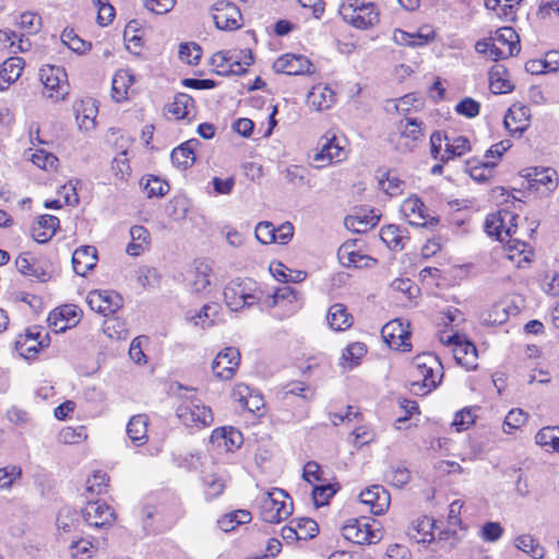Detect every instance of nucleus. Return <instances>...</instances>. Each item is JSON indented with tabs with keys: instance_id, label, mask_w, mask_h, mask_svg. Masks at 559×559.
Instances as JSON below:
<instances>
[{
	"instance_id": "obj_1",
	"label": "nucleus",
	"mask_w": 559,
	"mask_h": 559,
	"mask_svg": "<svg viewBox=\"0 0 559 559\" xmlns=\"http://www.w3.org/2000/svg\"><path fill=\"white\" fill-rule=\"evenodd\" d=\"M224 298L230 310L238 311L258 304L262 298V290L251 278H236L225 287Z\"/></svg>"
},
{
	"instance_id": "obj_2",
	"label": "nucleus",
	"mask_w": 559,
	"mask_h": 559,
	"mask_svg": "<svg viewBox=\"0 0 559 559\" xmlns=\"http://www.w3.org/2000/svg\"><path fill=\"white\" fill-rule=\"evenodd\" d=\"M187 393L180 396L176 407V416L186 427H206L213 423V413L194 394L193 389H187Z\"/></svg>"
},
{
	"instance_id": "obj_3",
	"label": "nucleus",
	"mask_w": 559,
	"mask_h": 559,
	"mask_svg": "<svg viewBox=\"0 0 559 559\" xmlns=\"http://www.w3.org/2000/svg\"><path fill=\"white\" fill-rule=\"evenodd\" d=\"M345 22L359 29H367L379 22V11L374 3L361 0H347L340 8Z\"/></svg>"
},
{
	"instance_id": "obj_4",
	"label": "nucleus",
	"mask_w": 559,
	"mask_h": 559,
	"mask_svg": "<svg viewBox=\"0 0 559 559\" xmlns=\"http://www.w3.org/2000/svg\"><path fill=\"white\" fill-rule=\"evenodd\" d=\"M288 495L280 488L265 493L261 500L260 514L266 523H280L287 519L293 511L292 502H287Z\"/></svg>"
},
{
	"instance_id": "obj_5",
	"label": "nucleus",
	"mask_w": 559,
	"mask_h": 559,
	"mask_svg": "<svg viewBox=\"0 0 559 559\" xmlns=\"http://www.w3.org/2000/svg\"><path fill=\"white\" fill-rule=\"evenodd\" d=\"M39 78L44 85L43 95L55 102L63 100L69 94L67 73L63 68L46 64L39 70Z\"/></svg>"
},
{
	"instance_id": "obj_6",
	"label": "nucleus",
	"mask_w": 559,
	"mask_h": 559,
	"mask_svg": "<svg viewBox=\"0 0 559 559\" xmlns=\"http://www.w3.org/2000/svg\"><path fill=\"white\" fill-rule=\"evenodd\" d=\"M438 359L430 354L418 355L413 361L414 377H421L419 381H413L411 391L418 395H425L437 386L432 365H437Z\"/></svg>"
},
{
	"instance_id": "obj_7",
	"label": "nucleus",
	"mask_w": 559,
	"mask_h": 559,
	"mask_svg": "<svg viewBox=\"0 0 559 559\" xmlns=\"http://www.w3.org/2000/svg\"><path fill=\"white\" fill-rule=\"evenodd\" d=\"M342 535L347 540L358 545L377 544L382 539L381 530L373 528L366 519L348 520L342 527Z\"/></svg>"
},
{
	"instance_id": "obj_8",
	"label": "nucleus",
	"mask_w": 559,
	"mask_h": 559,
	"mask_svg": "<svg viewBox=\"0 0 559 559\" xmlns=\"http://www.w3.org/2000/svg\"><path fill=\"white\" fill-rule=\"evenodd\" d=\"M523 177L527 180L531 190L544 197L551 194L559 182L557 171L550 167L527 168Z\"/></svg>"
},
{
	"instance_id": "obj_9",
	"label": "nucleus",
	"mask_w": 559,
	"mask_h": 559,
	"mask_svg": "<svg viewBox=\"0 0 559 559\" xmlns=\"http://www.w3.org/2000/svg\"><path fill=\"white\" fill-rule=\"evenodd\" d=\"M215 26L223 31H235L242 26L239 8L230 1L218 0L212 5Z\"/></svg>"
},
{
	"instance_id": "obj_10",
	"label": "nucleus",
	"mask_w": 559,
	"mask_h": 559,
	"mask_svg": "<svg viewBox=\"0 0 559 559\" xmlns=\"http://www.w3.org/2000/svg\"><path fill=\"white\" fill-rule=\"evenodd\" d=\"M421 121L415 118H406L397 124L399 138L395 141V147L402 152H412L424 136Z\"/></svg>"
},
{
	"instance_id": "obj_11",
	"label": "nucleus",
	"mask_w": 559,
	"mask_h": 559,
	"mask_svg": "<svg viewBox=\"0 0 559 559\" xmlns=\"http://www.w3.org/2000/svg\"><path fill=\"white\" fill-rule=\"evenodd\" d=\"M252 55L250 51L246 53L245 60L241 61L235 52L217 51L211 58V64L218 68V74H236L240 75L246 72L245 66H250L252 62Z\"/></svg>"
},
{
	"instance_id": "obj_12",
	"label": "nucleus",
	"mask_w": 559,
	"mask_h": 559,
	"mask_svg": "<svg viewBox=\"0 0 559 559\" xmlns=\"http://www.w3.org/2000/svg\"><path fill=\"white\" fill-rule=\"evenodd\" d=\"M408 326V323L404 325L400 319L388 322L381 330L383 341L392 349L411 350L412 345L408 342L411 332Z\"/></svg>"
},
{
	"instance_id": "obj_13",
	"label": "nucleus",
	"mask_w": 559,
	"mask_h": 559,
	"mask_svg": "<svg viewBox=\"0 0 559 559\" xmlns=\"http://www.w3.org/2000/svg\"><path fill=\"white\" fill-rule=\"evenodd\" d=\"M86 302L92 310L109 316L122 307V297L114 290H93L88 293Z\"/></svg>"
},
{
	"instance_id": "obj_14",
	"label": "nucleus",
	"mask_w": 559,
	"mask_h": 559,
	"mask_svg": "<svg viewBox=\"0 0 559 559\" xmlns=\"http://www.w3.org/2000/svg\"><path fill=\"white\" fill-rule=\"evenodd\" d=\"M239 362V350L236 347H226L212 361V371L217 379L229 380L238 369Z\"/></svg>"
},
{
	"instance_id": "obj_15",
	"label": "nucleus",
	"mask_w": 559,
	"mask_h": 559,
	"mask_svg": "<svg viewBox=\"0 0 559 559\" xmlns=\"http://www.w3.org/2000/svg\"><path fill=\"white\" fill-rule=\"evenodd\" d=\"M312 62L302 55L285 53L278 57L273 63L276 73L287 75H302L312 72Z\"/></svg>"
},
{
	"instance_id": "obj_16",
	"label": "nucleus",
	"mask_w": 559,
	"mask_h": 559,
	"mask_svg": "<svg viewBox=\"0 0 559 559\" xmlns=\"http://www.w3.org/2000/svg\"><path fill=\"white\" fill-rule=\"evenodd\" d=\"M82 518L90 526L105 527L115 522V512L106 503L99 501H90L82 509Z\"/></svg>"
},
{
	"instance_id": "obj_17",
	"label": "nucleus",
	"mask_w": 559,
	"mask_h": 559,
	"mask_svg": "<svg viewBox=\"0 0 559 559\" xmlns=\"http://www.w3.org/2000/svg\"><path fill=\"white\" fill-rule=\"evenodd\" d=\"M441 341L444 342L443 338ZM445 343L454 345L453 356L459 365L466 369H475L477 367V348L472 342L462 340L460 335L455 334L449 336Z\"/></svg>"
},
{
	"instance_id": "obj_18",
	"label": "nucleus",
	"mask_w": 559,
	"mask_h": 559,
	"mask_svg": "<svg viewBox=\"0 0 559 559\" xmlns=\"http://www.w3.org/2000/svg\"><path fill=\"white\" fill-rule=\"evenodd\" d=\"M401 212L406 218L407 223L415 227H425L428 224H437L435 217H429L426 213V206L423 201L417 197H411L401 205Z\"/></svg>"
},
{
	"instance_id": "obj_19",
	"label": "nucleus",
	"mask_w": 559,
	"mask_h": 559,
	"mask_svg": "<svg viewBox=\"0 0 559 559\" xmlns=\"http://www.w3.org/2000/svg\"><path fill=\"white\" fill-rule=\"evenodd\" d=\"M359 499L374 515L383 514L390 506V493L380 485H373L361 491Z\"/></svg>"
},
{
	"instance_id": "obj_20",
	"label": "nucleus",
	"mask_w": 559,
	"mask_h": 559,
	"mask_svg": "<svg viewBox=\"0 0 559 559\" xmlns=\"http://www.w3.org/2000/svg\"><path fill=\"white\" fill-rule=\"evenodd\" d=\"M47 321L55 333L64 332L80 321L79 309L75 306L64 305L51 311Z\"/></svg>"
},
{
	"instance_id": "obj_21",
	"label": "nucleus",
	"mask_w": 559,
	"mask_h": 559,
	"mask_svg": "<svg viewBox=\"0 0 559 559\" xmlns=\"http://www.w3.org/2000/svg\"><path fill=\"white\" fill-rule=\"evenodd\" d=\"M15 266L22 275L41 283L49 281L51 277L44 264L28 252H23L16 258Z\"/></svg>"
},
{
	"instance_id": "obj_22",
	"label": "nucleus",
	"mask_w": 559,
	"mask_h": 559,
	"mask_svg": "<svg viewBox=\"0 0 559 559\" xmlns=\"http://www.w3.org/2000/svg\"><path fill=\"white\" fill-rule=\"evenodd\" d=\"M531 110L522 104H513L504 116V127L511 134L520 135L528 128Z\"/></svg>"
},
{
	"instance_id": "obj_23",
	"label": "nucleus",
	"mask_w": 559,
	"mask_h": 559,
	"mask_svg": "<svg viewBox=\"0 0 559 559\" xmlns=\"http://www.w3.org/2000/svg\"><path fill=\"white\" fill-rule=\"evenodd\" d=\"M97 263V250L94 246H81L72 254L74 272L85 276Z\"/></svg>"
},
{
	"instance_id": "obj_24",
	"label": "nucleus",
	"mask_w": 559,
	"mask_h": 559,
	"mask_svg": "<svg viewBox=\"0 0 559 559\" xmlns=\"http://www.w3.org/2000/svg\"><path fill=\"white\" fill-rule=\"evenodd\" d=\"M198 139H191L173 150L170 158L179 169H187L195 162V150L200 145Z\"/></svg>"
},
{
	"instance_id": "obj_25",
	"label": "nucleus",
	"mask_w": 559,
	"mask_h": 559,
	"mask_svg": "<svg viewBox=\"0 0 559 559\" xmlns=\"http://www.w3.org/2000/svg\"><path fill=\"white\" fill-rule=\"evenodd\" d=\"M337 257L341 264L346 267H367L374 262L372 258L357 252L355 242L348 241L338 248Z\"/></svg>"
},
{
	"instance_id": "obj_26",
	"label": "nucleus",
	"mask_w": 559,
	"mask_h": 559,
	"mask_svg": "<svg viewBox=\"0 0 559 559\" xmlns=\"http://www.w3.org/2000/svg\"><path fill=\"white\" fill-rule=\"evenodd\" d=\"M59 218L53 215H41L32 228V236L35 241L45 243L49 241L59 227Z\"/></svg>"
},
{
	"instance_id": "obj_27",
	"label": "nucleus",
	"mask_w": 559,
	"mask_h": 559,
	"mask_svg": "<svg viewBox=\"0 0 559 559\" xmlns=\"http://www.w3.org/2000/svg\"><path fill=\"white\" fill-rule=\"evenodd\" d=\"M148 417L145 414H138L130 418L127 425V435L132 443L136 447L147 442Z\"/></svg>"
},
{
	"instance_id": "obj_28",
	"label": "nucleus",
	"mask_w": 559,
	"mask_h": 559,
	"mask_svg": "<svg viewBox=\"0 0 559 559\" xmlns=\"http://www.w3.org/2000/svg\"><path fill=\"white\" fill-rule=\"evenodd\" d=\"M24 60L21 57L8 58L0 69V91H5L22 74Z\"/></svg>"
},
{
	"instance_id": "obj_29",
	"label": "nucleus",
	"mask_w": 559,
	"mask_h": 559,
	"mask_svg": "<svg viewBox=\"0 0 559 559\" xmlns=\"http://www.w3.org/2000/svg\"><path fill=\"white\" fill-rule=\"evenodd\" d=\"M514 219V216L511 215L509 212L498 213V214H491L487 216L485 222V230L489 236H496L497 239L503 240V234L506 237L511 236L512 227H507L504 225L506 221Z\"/></svg>"
},
{
	"instance_id": "obj_30",
	"label": "nucleus",
	"mask_w": 559,
	"mask_h": 559,
	"mask_svg": "<svg viewBox=\"0 0 559 559\" xmlns=\"http://www.w3.org/2000/svg\"><path fill=\"white\" fill-rule=\"evenodd\" d=\"M380 219V215H378L373 210L367 213H357L353 215H348L345 217L344 224L346 228L352 229L354 233L360 234L366 233L372 227H374Z\"/></svg>"
},
{
	"instance_id": "obj_31",
	"label": "nucleus",
	"mask_w": 559,
	"mask_h": 559,
	"mask_svg": "<svg viewBox=\"0 0 559 559\" xmlns=\"http://www.w3.org/2000/svg\"><path fill=\"white\" fill-rule=\"evenodd\" d=\"M307 102L316 110L328 109L335 103V94L326 85H317L308 93Z\"/></svg>"
},
{
	"instance_id": "obj_32",
	"label": "nucleus",
	"mask_w": 559,
	"mask_h": 559,
	"mask_svg": "<svg viewBox=\"0 0 559 559\" xmlns=\"http://www.w3.org/2000/svg\"><path fill=\"white\" fill-rule=\"evenodd\" d=\"M326 321L332 330L345 331L352 326L353 317L345 305L334 304L328 310Z\"/></svg>"
},
{
	"instance_id": "obj_33",
	"label": "nucleus",
	"mask_w": 559,
	"mask_h": 559,
	"mask_svg": "<svg viewBox=\"0 0 559 559\" xmlns=\"http://www.w3.org/2000/svg\"><path fill=\"white\" fill-rule=\"evenodd\" d=\"M74 111L80 129L90 130L94 128L97 107L93 99L81 100L75 104Z\"/></svg>"
},
{
	"instance_id": "obj_34",
	"label": "nucleus",
	"mask_w": 559,
	"mask_h": 559,
	"mask_svg": "<svg viewBox=\"0 0 559 559\" xmlns=\"http://www.w3.org/2000/svg\"><path fill=\"white\" fill-rule=\"evenodd\" d=\"M489 87L493 94H506L513 90V84L509 80L507 69L497 64L489 72Z\"/></svg>"
},
{
	"instance_id": "obj_35",
	"label": "nucleus",
	"mask_w": 559,
	"mask_h": 559,
	"mask_svg": "<svg viewBox=\"0 0 559 559\" xmlns=\"http://www.w3.org/2000/svg\"><path fill=\"white\" fill-rule=\"evenodd\" d=\"M211 267L206 264H199L189 274L188 285L193 293H205L211 285Z\"/></svg>"
},
{
	"instance_id": "obj_36",
	"label": "nucleus",
	"mask_w": 559,
	"mask_h": 559,
	"mask_svg": "<svg viewBox=\"0 0 559 559\" xmlns=\"http://www.w3.org/2000/svg\"><path fill=\"white\" fill-rule=\"evenodd\" d=\"M133 82L134 78L128 70H119L112 78L111 97L118 103L127 99Z\"/></svg>"
},
{
	"instance_id": "obj_37",
	"label": "nucleus",
	"mask_w": 559,
	"mask_h": 559,
	"mask_svg": "<svg viewBox=\"0 0 559 559\" xmlns=\"http://www.w3.org/2000/svg\"><path fill=\"white\" fill-rule=\"evenodd\" d=\"M435 520L428 516H423L412 524L409 535L416 539L417 543H431L435 540L433 528Z\"/></svg>"
},
{
	"instance_id": "obj_38",
	"label": "nucleus",
	"mask_w": 559,
	"mask_h": 559,
	"mask_svg": "<svg viewBox=\"0 0 559 559\" xmlns=\"http://www.w3.org/2000/svg\"><path fill=\"white\" fill-rule=\"evenodd\" d=\"M444 154L440 157L442 162L460 157L471 150L469 141L465 136L450 138L444 134Z\"/></svg>"
},
{
	"instance_id": "obj_39",
	"label": "nucleus",
	"mask_w": 559,
	"mask_h": 559,
	"mask_svg": "<svg viewBox=\"0 0 559 559\" xmlns=\"http://www.w3.org/2000/svg\"><path fill=\"white\" fill-rule=\"evenodd\" d=\"M490 40L496 41L500 47L512 50V56L520 52V37L512 27H500Z\"/></svg>"
},
{
	"instance_id": "obj_40",
	"label": "nucleus",
	"mask_w": 559,
	"mask_h": 559,
	"mask_svg": "<svg viewBox=\"0 0 559 559\" xmlns=\"http://www.w3.org/2000/svg\"><path fill=\"white\" fill-rule=\"evenodd\" d=\"M381 240L393 250H402L404 242L408 238L405 236V230L396 225H388L380 230Z\"/></svg>"
},
{
	"instance_id": "obj_41",
	"label": "nucleus",
	"mask_w": 559,
	"mask_h": 559,
	"mask_svg": "<svg viewBox=\"0 0 559 559\" xmlns=\"http://www.w3.org/2000/svg\"><path fill=\"white\" fill-rule=\"evenodd\" d=\"M334 141V134H324L318 142V146L312 156V160L317 163V168H322L333 163V154H331V145Z\"/></svg>"
},
{
	"instance_id": "obj_42",
	"label": "nucleus",
	"mask_w": 559,
	"mask_h": 559,
	"mask_svg": "<svg viewBox=\"0 0 559 559\" xmlns=\"http://www.w3.org/2000/svg\"><path fill=\"white\" fill-rule=\"evenodd\" d=\"M211 439L212 441H224V445L228 450H231L233 448H239L242 443L241 432L233 427L215 429Z\"/></svg>"
},
{
	"instance_id": "obj_43",
	"label": "nucleus",
	"mask_w": 559,
	"mask_h": 559,
	"mask_svg": "<svg viewBox=\"0 0 559 559\" xmlns=\"http://www.w3.org/2000/svg\"><path fill=\"white\" fill-rule=\"evenodd\" d=\"M194 109L193 98L185 93H179L169 106V112L177 119L188 118Z\"/></svg>"
},
{
	"instance_id": "obj_44",
	"label": "nucleus",
	"mask_w": 559,
	"mask_h": 559,
	"mask_svg": "<svg viewBox=\"0 0 559 559\" xmlns=\"http://www.w3.org/2000/svg\"><path fill=\"white\" fill-rule=\"evenodd\" d=\"M515 547L530 555L533 559H543L545 549L530 534H523L515 538Z\"/></svg>"
},
{
	"instance_id": "obj_45",
	"label": "nucleus",
	"mask_w": 559,
	"mask_h": 559,
	"mask_svg": "<svg viewBox=\"0 0 559 559\" xmlns=\"http://www.w3.org/2000/svg\"><path fill=\"white\" fill-rule=\"evenodd\" d=\"M251 519V513L249 511L236 510L221 518L218 520V525L224 532H229L240 524L249 523Z\"/></svg>"
},
{
	"instance_id": "obj_46",
	"label": "nucleus",
	"mask_w": 559,
	"mask_h": 559,
	"mask_svg": "<svg viewBox=\"0 0 559 559\" xmlns=\"http://www.w3.org/2000/svg\"><path fill=\"white\" fill-rule=\"evenodd\" d=\"M496 162H468L467 171L469 176L478 182H484L492 176Z\"/></svg>"
},
{
	"instance_id": "obj_47",
	"label": "nucleus",
	"mask_w": 559,
	"mask_h": 559,
	"mask_svg": "<svg viewBox=\"0 0 559 559\" xmlns=\"http://www.w3.org/2000/svg\"><path fill=\"white\" fill-rule=\"evenodd\" d=\"M508 318L509 312L502 305H493L480 316L481 323L488 326L500 325L504 323Z\"/></svg>"
},
{
	"instance_id": "obj_48",
	"label": "nucleus",
	"mask_w": 559,
	"mask_h": 559,
	"mask_svg": "<svg viewBox=\"0 0 559 559\" xmlns=\"http://www.w3.org/2000/svg\"><path fill=\"white\" fill-rule=\"evenodd\" d=\"M432 36L425 34H413L401 29H396L393 35V39L399 45H405L411 47L424 46L429 43Z\"/></svg>"
},
{
	"instance_id": "obj_49",
	"label": "nucleus",
	"mask_w": 559,
	"mask_h": 559,
	"mask_svg": "<svg viewBox=\"0 0 559 559\" xmlns=\"http://www.w3.org/2000/svg\"><path fill=\"white\" fill-rule=\"evenodd\" d=\"M521 0H514L519 3ZM513 0H485V7L488 10L495 11L498 16H503L509 20L514 19L515 10Z\"/></svg>"
},
{
	"instance_id": "obj_50",
	"label": "nucleus",
	"mask_w": 559,
	"mask_h": 559,
	"mask_svg": "<svg viewBox=\"0 0 559 559\" xmlns=\"http://www.w3.org/2000/svg\"><path fill=\"white\" fill-rule=\"evenodd\" d=\"M536 443L543 447L549 445L554 451L559 452V427H544L536 437Z\"/></svg>"
},
{
	"instance_id": "obj_51",
	"label": "nucleus",
	"mask_w": 559,
	"mask_h": 559,
	"mask_svg": "<svg viewBox=\"0 0 559 559\" xmlns=\"http://www.w3.org/2000/svg\"><path fill=\"white\" fill-rule=\"evenodd\" d=\"M432 542L436 546L432 548L435 551L442 550L444 552H450L456 547L459 537L455 531L445 530L441 531L438 535V538H435Z\"/></svg>"
},
{
	"instance_id": "obj_52",
	"label": "nucleus",
	"mask_w": 559,
	"mask_h": 559,
	"mask_svg": "<svg viewBox=\"0 0 559 559\" xmlns=\"http://www.w3.org/2000/svg\"><path fill=\"white\" fill-rule=\"evenodd\" d=\"M379 185L382 187L385 193L391 197H396L403 192L405 182L397 176L388 171L383 175V178L379 180Z\"/></svg>"
},
{
	"instance_id": "obj_53",
	"label": "nucleus",
	"mask_w": 559,
	"mask_h": 559,
	"mask_svg": "<svg viewBox=\"0 0 559 559\" xmlns=\"http://www.w3.org/2000/svg\"><path fill=\"white\" fill-rule=\"evenodd\" d=\"M527 419L526 413L520 408L511 409L503 421V431L511 433L513 430L520 428Z\"/></svg>"
},
{
	"instance_id": "obj_54",
	"label": "nucleus",
	"mask_w": 559,
	"mask_h": 559,
	"mask_svg": "<svg viewBox=\"0 0 559 559\" xmlns=\"http://www.w3.org/2000/svg\"><path fill=\"white\" fill-rule=\"evenodd\" d=\"M336 493V488L331 484L314 486L312 499L316 507L328 504L329 500Z\"/></svg>"
},
{
	"instance_id": "obj_55",
	"label": "nucleus",
	"mask_w": 559,
	"mask_h": 559,
	"mask_svg": "<svg viewBox=\"0 0 559 559\" xmlns=\"http://www.w3.org/2000/svg\"><path fill=\"white\" fill-rule=\"evenodd\" d=\"M61 40L64 45H67L71 50L83 53L88 49V44L81 39L73 29H64L61 34Z\"/></svg>"
},
{
	"instance_id": "obj_56",
	"label": "nucleus",
	"mask_w": 559,
	"mask_h": 559,
	"mask_svg": "<svg viewBox=\"0 0 559 559\" xmlns=\"http://www.w3.org/2000/svg\"><path fill=\"white\" fill-rule=\"evenodd\" d=\"M108 476L106 473L97 471L86 481V490L91 493L102 495L108 486Z\"/></svg>"
},
{
	"instance_id": "obj_57",
	"label": "nucleus",
	"mask_w": 559,
	"mask_h": 559,
	"mask_svg": "<svg viewBox=\"0 0 559 559\" xmlns=\"http://www.w3.org/2000/svg\"><path fill=\"white\" fill-rule=\"evenodd\" d=\"M19 25L26 34H36L41 27V17L36 13L24 12L20 15Z\"/></svg>"
},
{
	"instance_id": "obj_58",
	"label": "nucleus",
	"mask_w": 559,
	"mask_h": 559,
	"mask_svg": "<svg viewBox=\"0 0 559 559\" xmlns=\"http://www.w3.org/2000/svg\"><path fill=\"white\" fill-rule=\"evenodd\" d=\"M179 58L189 64H197L201 59V47L197 44H180Z\"/></svg>"
},
{
	"instance_id": "obj_59",
	"label": "nucleus",
	"mask_w": 559,
	"mask_h": 559,
	"mask_svg": "<svg viewBox=\"0 0 559 559\" xmlns=\"http://www.w3.org/2000/svg\"><path fill=\"white\" fill-rule=\"evenodd\" d=\"M296 299V292L289 286H283L277 288L272 295H269L265 302L269 307H275L281 300L292 302Z\"/></svg>"
},
{
	"instance_id": "obj_60",
	"label": "nucleus",
	"mask_w": 559,
	"mask_h": 559,
	"mask_svg": "<svg viewBox=\"0 0 559 559\" xmlns=\"http://www.w3.org/2000/svg\"><path fill=\"white\" fill-rule=\"evenodd\" d=\"M255 238L263 245L273 243L275 237V226L271 222H260L255 226Z\"/></svg>"
},
{
	"instance_id": "obj_61",
	"label": "nucleus",
	"mask_w": 559,
	"mask_h": 559,
	"mask_svg": "<svg viewBox=\"0 0 559 559\" xmlns=\"http://www.w3.org/2000/svg\"><path fill=\"white\" fill-rule=\"evenodd\" d=\"M81 185L79 179L69 180L66 185H63L59 191L60 195L64 199V202L68 205H78L79 204V194H78V186Z\"/></svg>"
},
{
	"instance_id": "obj_62",
	"label": "nucleus",
	"mask_w": 559,
	"mask_h": 559,
	"mask_svg": "<svg viewBox=\"0 0 559 559\" xmlns=\"http://www.w3.org/2000/svg\"><path fill=\"white\" fill-rule=\"evenodd\" d=\"M75 522V513L69 508L61 509L56 520L58 530L63 533H70L74 527Z\"/></svg>"
},
{
	"instance_id": "obj_63",
	"label": "nucleus",
	"mask_w": 559,
	"mask_h": 559,
	"mask_svg": "<svg viewBox=\"0 0 559 559\" xmlns=\"http://www.w3.org/2000/svg\"><path fill=\"white\" fill-rule=\"evenodd\" d=\"M127 151L120 152L112 160L111 169L115 176L119 179H124L126 176L130 175L131 168L127 156Z\"/></svg>"
},
{
	"instance_id": "obj_64",
	"label": "nucleus",
	"mask_w": 559,
	"mask_h": 559,
	"mask_svg": "<svg viewBox=\"0 0 559 559\" xmlns=\"http://www.w3.org/2000/svg\"><path fill=\"white\" fill-rule=\"evenodd\" d=\"M144 190L148 198L163 197L169 191V186L167 182L162 181L159 178L152 176L146 180Z\"/></svg>"
}]
</instances>
